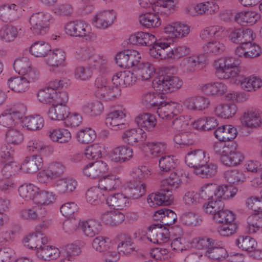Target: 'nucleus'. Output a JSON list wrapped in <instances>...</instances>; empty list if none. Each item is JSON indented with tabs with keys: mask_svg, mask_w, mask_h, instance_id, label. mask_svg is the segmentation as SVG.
Wrapping results in <instances>:
<instances>
[{
	"mask_svg": "<svg viewBox=\"0 0 262 262\" xmlns=\"http://www.w3.org/2000/svg\"><path fill=\"white\" fill-rule=\"evenodd\" d=\"M183 82L179 77L170 75L160 76L152 82L153 86L157 91L170 92L180 89Z\"/></svg>",
	"mask_w": 262,
	"mask_h": 262,
	"instance_id": "39448f33",
	"label": "nucleus"
},
{
	"mask_svg": "<svg viewBox=\"0 0 262 262\" xmlns=\"http://www.w3.org/2000/svg\"><path fill=\"white\" fill-rule=\"evenodd\" d=\"M181 171L177 170V172L171 173L168 178H166L161 182V187L165 191H170L172 194L173 190L178 188L181 183L182 174L180 177Z\"/></svg>",
	"mask_w": 262,
	"mask_h": 262,
	"instance_id": "c9c22d12",
	"label": "nucleus"
},
{
	"mask_svg": "<svg viewBox=\"0 0 262 262\" xmlns=\"http://www.w3.org/2000/svg\"><path fill=\"white\" fill-rule=\"evenodd\" d=\"M123 71L116 73L108 81L105 77H98L95 81V95L100 99L110 101L116 99L121 95V87H124Z\"/></svg>",
	"mask_w": 262,
	"mask_h": 262,
	"instance_id": "f257e3e1",
	"label": "nucleus"
},
{
	"mask_svg": "<svg viewBox=\"0 0 262 262\" xmlns=\"http://www.w3.org/2000/svg\"><path fill=\"white\" fill-rule=\"evenodd\" d=\"M101 218L105 224L114 227L122 224L125 220V215L119 211H110L103 213Z\"/></svg>",
	"mask_w": 262,
	"mask_h": 262,
	"instance_id": "58836bf2",
	"label": "nucleus"
},
{
	"mask_svg": "<svg viewBox=\"0 0 262 262\" xmlns=\"http://www.w3.org/2000/svg\"><path fill=\"white\" fill-rule=\"evenodd\" d=\"M79 227L85 236L90 237L98 234L102 230L100 223L95 220L79 222Z\"/></svg>",
	"mask_w": 262,
	"mask_h": 262,
	"instance_id": "a878e982",
	"label": "nucleus"
},
{
	"mask_svg": "<svg viewBox=\"0 0 262 262\" xmlns=\"http://www.w3.org/2000/svg\"><path fill=\"white\" fill-rule=\"evenodd\" d=\"M235 245L243 250L252 252L257 246V242L249 236H239L235 241Z\"/></svg>",
	"mask_w": 262,
	"mask_h": 262,
	"instance_id": "5fc2aeb1",
	"label": "nucleus"
},
{
	"mask_svg": "<svg viewBox=\"0 0 262 262\" xmlns=\"http://www.w3.org/2000/svg\"><path fill=\"white\" fill-rule=\"evenodd\" d=\"M116 18V13L113 9L100 10L93 16L92 24L98 29L105 30L113 25Z\"/></svg>",
	"mask_w": 262,
	"mask_h": 262,
	"instance_id": "423d86ee",
	"label": "nucleus"
},
{
	"mask_svg": "<svg viewBox=\"0 0 262 262\" xmlns=\"http://www.w3.org/2000/svg\"><path fill=\"white\" fill-rule=\"evenodd\" d=\"M190 32L189 26L184 23L176 22L166 26L163 29V39L172 40L175 38H182L186 36Z\"/></svg>",
	"mask_w": 262,
	"mask_h": 262,
	"instance_id": "0eeeda50",
	"label": "nucleus"
},
{
	"mask_svg": "<svg viewBox=\"0 0 262 262\" xmlns=\"http://www.w3.org/2000/svg\"><path fill=\"white\" fill-rule=\"evenodd\" d=\"M209 161V156L205 151L196 149L187 153L185 157V161L186 164L194 168V170Z\"/></svg>",
	"mask_w": 262,
	"mask_h": 262,
	"instance_id": "1a4fd4ad",
	"label": "nucleus"
},
{
	"mask_svg": "<svg viewBox=\"0 0 262 262\" xmlns=\"http://www.w3.org/2000/svg\"><path fill=\"white\" fill-rule=\"evenodd\" d=\"M150 49L149 54L152 57L159 59H168L167 56V42L159 40L155 42Z\"/></svg>",
	"mask_w": 262,
	"mask_h": 262,
	"instance_id": "49530a36",
	"label": "nucleus"
},
{
	"mask_svg": "<svg viewBox=\"0 0 262 262\" xmlns=\"http://www.w3.org/2000/svg\"><path fill=\"white\" fill-rule=\"evenodd\" d=\"M163 99V95L160 93L149 92L143 94L141 103L147 108H157Z\"/></svg>",
	"mask_w": 262,
	"mask_h": 262,
	"instance_id": "72a5a7b5",
	"label": "nucleus"
},
{
	"mask_svg": "<svg viewBox=\"0 0 262 262\" xmlns=\"http://www.w3.org/2000/svg\"><path fill=\"white\" fill-rule=\"evenodd\" d=\"M216 242L215 245L209 248L206 252L205 255L212 259L222 260L228 257V252L223 247H217Z\"/></svg>",
	"mask_w": 262,
	"mask_h": 262,
	"instance_id": "e2e57ef3",
	"label": "nucleus"
},
{
	"mask_svg": "<svg viewBox=\"0 0 262 262\" xmlns=\"http://www.w3.org/2000/svg\"><path fill=\"white\" fill-rule=\"evenodd\" d=\"M241 121L245 126L251 128L258 127L261 123L259 113L253 108L247 110L241 117Z\"/></svg>",
	"mask_w": 262,
	"mask_h": 262,
	"instance_id": "bb28decb",
	"label": "nucleus"
},
{
	"mask_svg": "<svg viewBox=\"0 0 262 262\" xmlns=\"http://www.w3.org/2000/svg\"><path fill=\"white\" fill-rule=\"evenodd\" d=\"M83 112L88 115L96 117L100 115L104 111L102 103L99 101L88 102L82 107Z\"/></svg>",
	"mask_w": 262,
	"mask_h": 262,
	"instance_id": "864d4df0",
	"label": "nucleus"
},
{
	"mask_svg": "<svg viewBox=\"0 0 262 262\" xmlns=\"http://www.w3.org/2000/svg\"><path fill=\"white\" fill-rule=\"evenodd\" d=\"M25 246L31 249L39 250L42 245L46 244L47 239L39 233H32L26 236L23 241Z\"/></svg>",
	"mask_w": 262,
	"mask_h": 262,
	"instance_id": "a19ab883",
	"label": "nucleus"
},
{
	"mask_svg": "<svg viewBox=\"0 0 262 262\" xmlns=\"http://www.w3.org/2000/svg\"><path fill=\"white\" fill-rule=\"evenodd\" d=\"M38 188L32 184H24L18 188L19 195L26 200H31L34 202V198L38 192Z\"/></svg>",
	"mask_w": 262,
	"mask_h": 262,
	"instance_id": "0e129e2a",
	"label": "nucleus"
},
{
	"mask_svg": "<svg viewBox=\"0 0 262 262\" xmlns=\"http://www.w3.org/2000/svg\"><path fill=\"white\" fill-rule=\"evenodd\" d=\"M52 19V15L48 12L33 13L30 17V29L35 34L44 35L48 32Z\"/></svg>",
	"mask_w": 262,
	"mask_h": 262,
	"instance_id": "20e7f679",
	"label": "nucleus"
},
{
	"mask_svg": "<svg viewBox=\"0 0 262 262\" xmlns=\"http://www.w3.org/2000/svg\"><path fill=\"white\" fill-rule=\"evenodd\" d=\"M43 166V160L41 157L33 155L26 157L23 163L19 165L20 170L27 173L35 172Z\"/></svg>",
	"mask_w": 262,
	"mask_h": 262,
	"instance_id": "2eb2a0df",
	"label": "nucleus"
},
{
	"mask_svg": "<svg viewBox=\"0 0 262 262\" xmlns=\"http://www.w3.org/2000/svg\"><path fill=\"white\" fill-rule=\"evenodd\" d=\"M177 159L171 155L162 156L159 160L160 169L163 172H168L173 169L177 163Z\"/></svg>",
	"mask_w": 262,
	"mask_h": 262,
	"instance_id": "13d9d810",
	"label": "nucleus"
},
{
	"mask_svg": "<svg viewBox=\"0 0 262 262\" xmlns=\"http://www.w3.org/2000/svg\"><path fill=\"white\" fill-rule=\"evenodd\" d=\"M148 235L153 238V242L161 244L167 242L169 238V232L167 229L162 228V226L159 223L152 224L148 228Z\"/></svg>",
	"mask_w": 262,
	"mask_h": 262,
	"instance_id": "dca6fc26",
	"label": "nucleus"
},
{
	"mask_svg": "<svg viewBox=\"0 0 262 262\" xmlns=\"http://www.w3.org/2000/svg\"><path fill=\"white\" fill-rule=\"evenodd\" d=\"M157 113L162 119L171 120L182 110L181 104L175 102H163L157 107Z\"/></svg>",
	"mask_w": 262,
	"mask_h": 262,
	"instance_id": "6e6552de",
	"label": "nucleus"
},
{
	"mask_svg": "<svg viewBox=\"0 0 262 262\" xmlns=\"http://www.w3.org/2000/svg\"><path fill=\"white\" fill-rule=\"evenodd\" d=\"M199 89L207 95L220 96L227 92L228 85L222 82H211L200 84Z\"/></svg>",
	"mask_w": 262,
	"mask_h": 262,
	"instance_id": "4468645a",
	"label": "nucleus"
},
{
	"mask_svg": "<svg viewBox=\"0 0 262 262\" xmlns=\"http://www.w3.org/2000/svg\"><path fill=\"white\" fill-rule=\"evenodd\" d=\"M129 42L133 45L141 46H151L156 42L155 36L150 33L138 32L131 35L128 38Z\"/></svg>",
	"mask_w": 262,
	"mask_h": 262,
	"instance_id": "5701e85b",
	"label": "nucleus"
},
{
	"mask_svg": "<svg viewBox=\"0 0 262 262\" xmlns=\"http://www.w3.org/2000/svg\"><path fill=\"white\" fill-rule=\"evenodd\" d=\"M60 253V251L57 248L44 244L36 251V255L40 259L50 260L58 258Z\"/></svg>",
	"mask_w": 262,
	"mask_h": 262,
	"instance_id": "4c0bfd02",
	"label": "nucleus"
},
{
	"mask_svg": "<svg viewBox=\"0 0 262 262\" xmlns=\"http://www.w3.org/2000/svg\"><path fill=\"white\" fill-rule=\"evenodd\" d=\"M135 121L139 127V128L148 132L153 130L157 124L155 116L150 113L140 114L136 118Z\"/></svg>",
	"mask_w": 262,
	"mask_h": 262,
	"instance_id": "c85d7f7f",
	"label": "nucleus"
},
{
	"mask_svg": "<svg viewBox=\"0 0 262 262\" xmlns=\"http://www.w3.org/2000/svg\"><path fill=\"white\" fill-rule=\"evenodd\" d=\"M107 169V165L105 162L97 161L86 165L82 169V173L87 177L96 179L102 176Z\"/></svg>",
	"mask_w": 262,
	"mask_h": 262,
	"instance_id": "ddd939ff",
	"label": "nucleus"
},
{
	"mask_svg": "<svg viewBox=\"0 0 262 262\" xmlns=\"http://www.w3.org/2000/svg\"><path fill=\"white\" fill-rule=\"evenodd\" d=\"M122 181L119 177L115 174H109L100 180L98 186L102 190L111 191L119 188Z\"/></svg>",
	"mask_w": 262,
	"mask_h": 262,
	"instance_id": "7c9ffc66",
	"label": "nucleus"
},
{
	"mask_svg": "<svg viewBox=\"0 0 262 262\" xmlns=\"http://www.w3.org/2000/svg\"><path fill=\"white\" fill-rule=\"evenodd\" d=\"M183 104L188 110L202 111L208 106L209 101L203 96H198L185 99Z\"/></svg>",
	"mask_w": 262,
	"mask_h": 262,
	"instance_id": "393cba45",
	"label": "nucleus"
},
{
	"mask_svg": "<svg viewBox=\"0 0 262 262\" xmlns=\"http://www.w3.org/2000/svg\"><path fill=\"white\" fill-rule=\"evenodd\" d=\"M69 114V108L66 104H53L48 112V117L52 120H64Z\"/></svg>",
	"mask_w": 262,
	"mask_h": 262,
	"instance_id": "ea45409f",
	"label": "nucleus"
},
{
	"mask_svg": "<svg viewBox=\"0 0 262 262\" xmlns=\"http://www.w3.org/2000/svg\"><path fill=\"white\" fill-rule=\"evenodd\" d=\"M66 59V53L61 49H55L51 52L46 59L47 63L52 67L63 66Z\"/></svg>",
	"mask_w": 262,
	"mask_h": 262,
	"instance_id": "37998d69",
	"label": "nucleus"
},
{
	"mask_svg": "<svg viewBox=\"0 0 262 262\" xmlns=\"http://www.w3.org/2000/svg\"><path fill=\"white\" fill-rule=\"evenodd\" d=\"M225 207V203L220 199H213L203 205L204 210L206 213L211 214L213 217L219 211Z\"/></svg>",
	"mask_w": 262,
	"mask_h": 262,
	"instance_id": "052dcab7",
	"label": "nucleus"
},
{
	"mask_svg": "<svg viewBox=\"0 0 262 262\" xmlns=\"http://www.w3.org/2000/svg\"><path fill=\"white\" fill-rule=\"evenodd\" d=\"M229 211L228 209H221L214 215L213 220L221 225L218 228V232L223 236H228L229 234Z\"/></svg>",
	"mask_w": 262,
	"mask_h": 262,
	"instance_id": "4be33fe9",
	"label": "nucleus"
},
{
	"mask_svg": "<svg viewBox=\"0 0 262 262\" xmlns=\"http://www.w3.org/2000/svg\"><path fill=\"white\" fill-rule=\"evenodd\" d=\"M173 197L170 191H165L161 188L159 192L150 194L147 198V202L152 207L158 206H167L173 202Z\"/></svg>",
	"mask_w": 262,
	"mask_h": 262,
	"instance_id": "9d476101",
	"label": "nucleus"
},
{
	"mask_svg": "<svg viewBox=\"0 0 262 262\" xmlns=\"http://www.w3.org/2000/svg\"><path fill=\"white\" fill-rule=\"evenodd\" d=\"M21 28L13 26L6 25L0 30V38L7 42L14 41L21 33Z\"/></svg>",
	"mask_w": 262,
	"mask_h": 262,
	"instance_id": "79ce46f5",
	"label": "nucleus"
},
{
	"mask_svg": "<svg viewBox=\"0 0 262 262\" xmlns=\"http://www.w3.org/2000/svg\"><path fill=\"white\" fill-rule=\"evenodd\" d=\"M246 231L248 234L251 235L262 232V219L256 214L250 215L247 219Z\"/></svg>",
	"mask_w": 262,
	"mask_h": 262,
	"instance_id": "c03bdc74",
	"label": "nucleus"
},
{
	"mask_svg": "<svg viewBox=\"0 0 262 262\" xmlns=\"http://www.w3.org/2000/svg\"><path fill=\"white\" fill-rule=\"evenodd\" d=\"M56 190L60 194L69 193L76 187L77 182L72 178L62 179L57 180L55 183Z\"/></svg>",
	"mask_w": 262,
	"mask_h": 262,
	"instance_id": "09e8293b",
	"label": "nucleus"
},
{
	"mask_svg": "<svg viewBox=\"0 0 262 262\" xmlns=\"http://www.w3.org/2000/svg\"><path fill=\"white\" fill-rule=\"evenodd\" d=\"M133 156V149L123 145L115 148L111 152L110 157L112 161L122 163L128 161Z\"/></svg>",
	"mask_w": 262,
	"mask_h": 262,
	"instance_id": "aec40b11",
	"label": "nucleus"
},
{
	"mask_svg": "<svg viewBox=\"0 0 262 262\" xmlns=\"http://www.w3.org/2000/svg\"><path fill=\"white\" fill-rule=\"evenodd\" d=\"M99 187H91L88 189L85 194L86 199L89 203L97 205L99 204L103 200L104 194L102 193Z\"/></svg>",
	"mask_w": 262,
	"mask_h": 262,
	"instance_id": "bf43d9fd",
	"label": "nucleus"
},
{
	"mask_svg": "<svg viewBox=\"0 0 262 262\" xmlns=\"http://www.w3.org/2000/svg\"><path fill=\"white\" fill-rule=\"evenodd\" d=\"M22 123L28 130H36L41 129L44 125V120L38 115L27 116L22 120Z\"/></svg>",
	"mask_w": 262,
	"mask_h": 262,
	"instance_id": "3c124183",
	"label": "nucleus"
},
{
	"mask_svg": "<svg viewBox=\"0 0 262 262\" xmlns=\"http://www.w3.org/2000/svg\"><path fill=\"white\" fill-rule=\"evenodd\" d=\"M106 203L112 209L123 210L128 206L129 198L122 193H116L107 196Z\"/></svg>",
	"mask_w": 262,
	"mask_h": 262,
	"instance_id": "6ab92c4d",
	"label": "nucleus"
},
{
	"mask_svg": "<svg viewBox=\"0 0 262 262\" xmlns=\"http://www.w3.org/2000/svg\"><path fill=\"white\" fill-rule=\"evenodd\" d=\"M206 57L204 54L192 55L184 58L181 66L184 72L192 73L198 69L202 68L205 64Z\"/></svg>",
	"mask_w": 262,
	"mask_h": 262,
	"instance_id": "f8f14e48",
	"label": "nucleus"
},
{
	"mask_svg": "<svg viewBox=\"0 0 262 262\" xmlns=\"http://www.w3.org/2000/svg\"><path fill=\"white\" fill-rule=\"evenodd\" d=\"M19 214L20 218L23 220L35 221L45 216L46 210L43 207L35 205L29 208L21 209Z\"/></svg>",
	"mask_w": 262,
	"mask_h": 262,
	"instance_id": "f3484780",
	"label": "nucleus"
},
{
	"mask_svg": "<svg viewBox=\"0 0 262 262\" xmlns=\"http://www.w3.org/2000/svg\"><path fill=\"white\" fill-rule=\"evenodd\" d=\"M21 118V113L14 108L5 110L0 116V124L10 128L14 126Z\"/></svg>",
	"mask_w": 262,
	"mask_h": 262,
	"instance_id": "412c9836",
	"label": "nucleus"
},
{
	"mask_svg": "<svg viewBox=\"0 0 262 262\" xmlns=\"http://www.w3.org/2000/svg\"><path fill=\"white\" fill-rule=\"evenodd\" d=\"M118 238L121 242L117 245V249L124 254H129L136 251V245L125 234H120Z\"/></svg>",
	"mask_w": 262,
	"mask_h": 262,
	"instance_id": "6e6d98bb",
	"label": "nucleus"
},
{
	"mask_svg": "<svg viewBox=\"0 0 262 262\" xmlns=\"http://www.w3.org/2000/svg\"><path fill=\"white\" fill-rule=\"evenodd\" d=\"M215 137L219 142L213 145L215 154L220 156L221 162L225 166H229V125H223L214 132Z\"/></svg>",
	"mask_w": 262,
	"mask_h": 262,
	"instance_id": "f03ea898",
	"label": "nucleus"
},
{
	"mask_svg": "<svg viewBox=\"0 0 262 262\" xmlns=\"http://www.w3.org/2000/svg\"><path fill=\"white\" fill-rule=\"evenodd\" d=\"M7 84L12 91L18 93L25 92L29 88L28 81L23 77H11L8 79Z\"/></svg>",
	"mask_w": 262,
	"mask_h": 262,
	"instance_id": "a18cd8bd",
	"label": "nucleus"
},
{
	"mask_svg": "<svg viewBox=\"0 0 262 262\" xmlns=\"http://www.w3.org/2000/svg\"><path fill=\"white\" fill-rule=\"evenodd\" d=\"M217 172V166L213 163L204 164L194 170V173L202 178H209L214 176Z\"/></svg>",
	"mask_w": 262,
	"mask_h": 262,
	"instance_id": "774afa93",
	"label": "nucleus"
},
{
	"mask_svg": "<svg viewBox=\"0 0 262 262\" xmlns=\"http://www.w3.org/2000/svg\"><path fill=\"white\" fill-rule=\"evenodd\" d=\"M213 66L216 70V75L220 79L229 78V58L225 57L215 60Z\"/></svg>",
	"mask_w": 262,
	"mask_h": 262,
	"instance_id": "e433bc0d",
	"label": "nucleus"
},
{
	"mask_svg": "<svg viewBox=\"0 0 262 262\" xmlns=\"http://www.w3.org/2000/svg\"><path fill=\"white\" fill-rule=\"evenodd\" d=\"M55 200V195L52 192L39 190L34 198L33 203L37 206L42 207L43 205H49L53 203Z\"/></svg>",
	"mask_w": 262,
	"mask_h": 262,
	"instance_id": "603ef678",
	"label": "nucleus"
},
{
	"mask_svg": "<svg viewBox=\"0 0 262 262\" xmlns=\"http://www.w3.org/2000/svg\"><path fill=\"white\" fill-rule=\"evenodd\" d=\"M175 5L174 0H158L152 5V9L158 14L167 16L174 12Z\"/></svg>",
	"mask_w": 262,
	"mask_h": 262,
	"instance_id": "b1692460",
	"label": "nucleus"
},
{
	"mask_svg": "<svg viewBox=\"0 0 262 262\" xmlns=\"http://www.w3.org/2000/svg\"><path fill=\"white\" fill-rule=\"evenodd\" d=\"M128 198L136 199L144 194L145 185L143 181H133L129 183L126 190Z\"/></svg>",
	"mask_w": 262,
	"mask_h": 262,
	"instance_id": "8fccbe9b",
	"label": "nucleus"
},
{
	"mask_svg": "<svg viewBox=\"0 0 262 262\" xmlns=\"http://www.w3.org/2000/svg\"><path fill=\"white\" fill-rule=\"evenodd\" d=\"M51 51L50 45L43 40L35 41L30 48L31 54L36 57H45Z\"/></svg>",
	"mask_w": 262,
	"mask_h": 262,
	"instance_id": "de8ad7c7",
	"label": "nucleus"
},
{
	"mask_svg": "<svg viewBox=\"0 0 262 262\" xmlns=\"http://www.w3.org/2000/svg\"><path fill=\"white\" fill-rule=\"evenodd\" d=\"M135 74L138 80H147L154 74L155 69L154 66L148 62H142L134 68Z\"/></svg>",
	"mask_w": 262,
	"mask_h": 262,
	"instance_id": "cd10ccee",
	"label": "nucleus"
},
{
	"mask_svg": "<svg viewBox=\"0 0 262 262\" xmlns=\"http://www.w3.org/2000/svg\"><path fill=\"white\" fill-rule=\"evenodd\" d=\"M170 42H167V56L168 59L174 60L179 59L190 53V49L185 46H178L171 48L169 46Z\"/></svg>",
	"mask_w": 262,
	"mask_h": 262,
	"instance_id": "4d7b16f0",
	"label": "nucleus"
},
{
	"mask_svg": "<svg viewBox=\"0 0 262 262\" xmlns=\"http://www.w3.org/2000/svg\"><path fill=\"white\" fill-rule=\"evenodd\" d=\"M140 24L147 28H157L161 25V20L158 14L151 12L143 13L139 15Z\"/></svg>",
	"mask_w": 262,
	"mask_h": 262,
	"instance_id": "2f4dec72",
	"label": "nucleus"
},
{
	"mask_svg": "<svg viewBox=\"0 0 262 262\" xmlns=\"http://www.w3.org/2000/svg\"><path fill=\"white\" fill-rule=\"evenodd\" d=\"M147 146L152 158H161L166 153L167 145L164 142H148Z\"/></svg>",
	"mask_w": 262,
	"mask_h": 262,
	"instance_id": "680f3d73",
	"label": "nucleus"
},
{
	"mask_svg": "<svg viewBox=\"0 0 262 262\" xmlns=\"http://www.w3.org/2000/svg\"><path fill=\"white\" fill-rule=\"evenodd\" d=\"M48 135L52 141L60 143L69 142L71 139L70 132L63 128H51L49 130Z\"/></svg>",
	"mask_w": 262,
	"mask_h": 262,
	"instance_id": "f704fd0d",
	"label": "nucleus"
},
{
	"mask_svg": "<svg viewBox=\"0 0 262 262\" xmlns=\"http://www.w3.org/2000/svg\"><path fill=\"white\" fill-rule=\"evenodd\" d=\"M65 31L69 36L84 38L88 41H93L97 39V34L92 31L90 24L82 20L69 22L65 25Z\"/></svg>",
	"mask_w": 262,
	"mask_h": 262,
	"instance_id": "7ed1b4c3",
	"label": "nucleus"
},
{
	"mask_svg": "<svg viewBox=\"0 0 262 262\" xmlns=\"http://www.w3.org/2000/svg\"><path fill=\"white\" fill-rule=\"evenodd\" d=\"M122 138L124 143L135 145L138 142H143L146 138V134L141 128H133L124 132Z\"/></svg>",
	"mask_w": 262,
	"mask_h": 262,
	"instance_id": "a211bd4d",
	"label": "nucleus"
},
{
	"mask_svg": "<svg viewBox=\"0 0 262 262\" xmlns=\"http://www.w3.org/2000/svg\"><path fill=\"white\" fill-rule=\"evenodd\" d=\"M81 54L84 60H88L89 64L94 68L102 69L106 63L105 59L99 55L94 54V51L91 48H83L81 50Z\"/></svg>",
	"mask_w": 262,
	"mask_h": 262,
	"instance_id": "c756f323",
	"label": "nucleus"
},
{
	"mask_svg": "<svg viewBox=\"0 0 262 262\" xmlns=\"http://www.w3.org/2000/svg\"><path fill=\"white\" fill-rule=\"evenodd\" d=\"M31 68V62L27 57L17 58L13 63L14 70L20 75L26 74Z\"/></svg>",
	"mask_w": 262,
	"mask_h": 262,
	"instance_id": "338daca9",
	"label": "nucleus"
},
{
	"mask_svg": "<svg viewBox=\"0 0 262 262\" xmlns=\"http://www.w3.org/2000/svg\"><path fill=\"white\" fill-rule=\"evenodd\" d=\"M18 6L11 3L0 5V19L7 22L15 20L17 17Z\"/></svg>",
	"mask_w": 262,
	"mask_h": 262,
	"instance_id": "473e14b6",
	"label": "nucleus"
},
{
	"mask_svg": "<svg viewBox=\"0 0 262 262\" xmlns=\"http://www.w3.org/2000/svg\"><path fill=\"white\" fill-rule=\"evenodd\" d=\"M124 109L114 111L107 114L105 118V124L114 130L122 129L126 127Z\"/></svg>",
	"mask_w": 262,
	"mask_h": 262,
	"instance_id": "9b49d317",
	"label": "nucleus"
},
{
	"mask_svg": "<svg viewBox=\"0 0 262 262\" xmlns=\"http://www.w3.org/2000/svg\"><path fill=\"white\" fill-rule=\"evenodd\" d=\"M77 139L81 143L89 144L95 140L96 134L91 128L82 129L77 132Z\"/></svg>",
	"mask_w": 262,
	"mask_h": 262,
	"instance_id": "69168bd1",
	"label": "nucleus"
}]
</instances>
